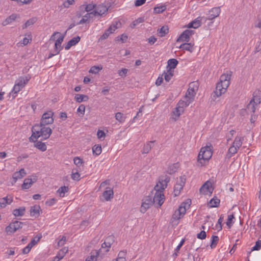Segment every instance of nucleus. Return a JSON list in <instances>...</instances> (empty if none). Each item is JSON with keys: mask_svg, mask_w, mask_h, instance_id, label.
Listing matches in <instances>:
<instances>
[{"mask_svg": "<svg viewBox=\"0 0 261 261\" xmlns=\"http://www.w3.org/2000/svg\"><path fill=\"white\" fill-rule=\"evenodd\" d=\"M232 73V71L229 70L220 76V81L217 84L216 89L212 94V98L214 101L226 92L227 88L230 85V80Z\"/></svg>", "mask_w": 261, "mask_h": 261, "instance_id": "f257e3e1", "label": "nucleus"}, {"mask_svg": "<svg viewBox=\"0 0 261 261\" xmlns=\"http://www.w3.org/2000/svg\"><path fill=\"white\" fill-rule=\"evenodd\" d=\"M32 134L29 138V140L30 142H35V140L40 137H42L41 140L48 139L52 133V130L45 125L36 124L32 127Z\"/></svg>", "mask_w": 261, "mask_h": 261, "instance_id": "f03ea898", "label": "nucleus"}, {"mask_svg": "<svg viewBox=\"0 0 261 261\" xmlns=\"http://www.w3.org/2000/svg\"><path fill=\"white\" fill-rule=\"evenodd\" d=\"M212 148V144L208 143L205 147L201 148L198 156V166L204 165L206 162L211 158L213 154Z\"/></svg>", "mask_w": 261, "mask_h": 261, "instance_id": "7ed1b4c3", "label": "nucleus"}, {"mask_svg": "<svg viewBox=\"0 0 261 261\" xmlns=\"http://www.w3.org/2000/svg\"><path fill=\"white\" fill-rule=\"evenodd\" d=\"M261 91L256 90L253 93V98L247 106V110L251 113H254L255 111V106L260 102Z\"/></svg>", "mask_w": 261, "mask_h": 261, "instance_id": "20e7f679", "label": "nucleus"}, {"mask_svg": "<svg viewBox=\"0 0 261 261\" xmlns=\"http://www.w3.org/2000/svg\"><path fill=\"white\" fill-rule=\"evenodd\" d=\"M190 204L189 202H182L179 206L178 208L176 210L172 217V221L174 220H178L182 218L186 212V210L189 208Z\"/></svg>", "mask_w": 261, "mask_h": 261, "instance_id": "39448f33", "label": "nucleus"}, {"mask_svg": "<svg viewBox=\"0 0 261 261\" xmlns=\"http://www.w3.org/2000/svg\"><path fill=\"white\" fill-rule=\"evenodd\" d=\"M155 193L154 194L153 200H152L153 204L156 207L161 206L164 202V195L163 194V190L159 188L154 189Z\"/></svg>", "mask_w": 261, "mask_h": 261, "instance_id": "423d86ee", "label": "nucleus"}, {"mask_svg": "<svg viewBox=\"0 0 261 261\" xmlns=\"http://www.w3.org/2000/svg\"><path fill=\"white\" fill-rule=\"evenodd\" d=\"M199 84L197 81L191 82L189 85L188 89L185 96L187 98H191L194 101V97L198 90Z\"/></svg>", "mask_w": 261, "mask_h": 261, "instance_id": "0eeeda50", "label": "nucleus"}, {"mask_svg": "<svg viewBox=\"0 0 261 261\" xmlns=\"http://www.w3.org/2000/svg\"><path fill=\"white\" fill-rule=\"evenodd\" d=\"M53 114L54 113L51 111L44 113L42 116L39 124L46 125L52 124L54 122Z\"/></svg>", "mask_w": 261, "mask_h": 261, "instance_id": "6e6552de", "label": "nucleus"}, {"mask_svg": "<svg viewBox=\"0 0 261 261\" xmlns=\"http://www.w3.org/2000/svg\"><path fill=\"white\" fill-rule=\"evenodd\" d=\"M22 222L18 221L12 222L6 227V232L7 233H13L18 229L22 228Z\"/></svg>", "mask_w": 261, "mask_h": 261, "instance_id": "1a4fd4ad", "label": "nucleus"}, {"mask_svg": "<svg viewBox=\"0 0 261 261\" xmlns=\"http://www.w3.org/2000/svg\"><path fill=\"white\" fill-rule=\"evenodd\" d=\"M152 204V197L150 196H146L142 199L140 212L142 213H145Z\"/></svg>", "mask_w": 261, "mask_h": 261, "instance_id": "9d476101", "label": "nucleus"}, {"mask_svg": "<svg viewBox=\"0 0 261 261\" xmlns=\"http://www.w3.org/2000/svg\"><path fill=\"white\" fill-rule=\"evenodd\" d=\"M170 177L167 175H165L160 178L159 182L154 187V189H160L164 191L167 187V184L170 181Z\"/></svg>", "mask_w": 261, "mask_h": 261, "instance_id": "9b49d317", "label": "nucleus"}, {"mask_svg": "<svg viewBox=\"0 0 261 261\" xmlns=\"http://www.w3.org/2000/svg\"><path fill=\"white\" fill-rule=\"evenodd\" d=\"M214 190V188L212 187V184L209 181H206L200 188V192L201 194L211 195Z\"/></svg>", "mask_w": 261, "mask_h": 261, "instance_id": "f8f14e48", "label": "nucleus"}, {"mask_svg": "<svg viewBox=\"0 0 261 261\" xmlns=\"http://www.w3.org/2000/svg\"><path fill=\"white\" fill-rule=\"evenodd\" d=\"M194 33V31L193 30H186L180 35L176 41H185L188 42L190 40V37L192 36Z\"/></svg>", "mask_w": 261, "mask_h": 261, "instance_id": "ddd939ff", "label": "nucleus"}, {"mask_svg": "<svg viewBox=\"0 0 261 261\" xmlns=\"http://www.w3.org/2000/svg\"><path fill=\"white\" fill-rule=\"evenodd\" d=\"M59 34L60 35V37L58 38V39L56 41L55 43V51H56V54H58L61 50L62 47H61V44L62 42L63 41V39L64 38V36L62 35L61 34L60 32H55L53 35L51 37V39H53V37L56 35Z\"/></svg>", "mask_w": 261, "mask_h": 261, "instance_id": "4468645a", "label": "nucleus"}, {"mask_svg": "<svg viewBox=\"0 0 261 261\" xmlns=\"http://www.w3.org/2000/svg\"><path fill=\"white\" fill-rule=\"evenodd\" d=\"M108 7L103 4L99 5L95 10L93 11L94 16L100 15L105 14L108 10Z\"/></svg>", "mask_w": 261, "mask_h": 261, "instance_id": "2eb2a0df", "label": "nucleus"}, {"mask_svg": "<svg viewBox=\"0 0 261 261\" xmlns=\"http://www.w3.org/2000/svg\"><path fill=\"white\" fill-rule=\"evenodd\" d=\"M220 12L221 10L220 7L213 8L208 12L207 19H214L219 15Z\"/></svg>", "mask_w": 261, "mask_h": 261, "instance_id": "dca6fc26", "label": "nucleus"}, {"mask_svg": "<svg viewBox=\"0 0 261 261\" xmlns=\"http://www.w3.org/2000/svg\"><path fill=\"white\" fill-rule=\"evenodd\" d=\"M193 101L191 98H187L185 96L184 100H179L176 106L181 109H184V108L188 106Z\"/></svg>", "mask_w": 261, "mask_h": 261, "instance_id": "f3484780", "label": "nucleus"}, {"mask_svg": "<svg viewBox=\"0 0 261 261\" xmlns=\"http://www.w3.org/2000/svg\"><path fill=\"white\" fill-rule=\"evenodd\" d=\"M107 190L105 191L102 193V196L105 198L106 201H110L113 198L114 192L113 190L107 187Z\"/></svg>", "mask_w": 261, "mask_h": 261, "instance_id": "a211bd4d", "label": "nucleus"}, {"mask_svg": "<svg viewBox=\"0 0 261 261\" xmlns=\"http://www.w3.org/2000/svg\"><path fill=\"white\" fill-rule=\"evenodd\" d=\"M184 112V109H181L177 106L173 109L172 112V118L174 120V121H176L181 114L183 113Z\"/></svg>", "mask_w": 261, "mask_h": 261, "instance_id": "6ab92c4d", "label": "nucleus"}, {"mask_svg": "<svg viewBox=\"0 0 261 261\" xmlns=\"http://www.w3.org/2000/svg\"><path fill=\"white\" fill-rule=\"evenodd\" d=\"M31 79V76L30 75H28L26 76H20L19 79L16 81V83L18 85L23 88L25 85L28 83Z\"/></svg>", "mask_w": 261, "mask_h": 261, "instance_id": "aec40b11", "label": "nucleus"}, {"mask_svg": "<svg viewBox=\"0 0 261 261\" xmlns=\"http://www.w3.org/2000/svg\"><path fill=\"white\" fill-rule=\"evenodd\" d=\"M114 237L110 236L107 237L105 242L101 245L102 248H107L106 252L109 251V249L111 247V244L114 242Z\"/></svg>", "mask_w": 261, "mask_h": 261, "instance_id": "412c9836", "label": "nucleus"}, {"mask_svg": "<svg viewBox=\"0 0 261 261\" xmlns=\"http://www.w3.org/2000/svg\"><path fill=\"white\" fill-rule=\"evenodd\" d=\"M17 17H19V16L17 14H12L8 17L4 21H3L2 23V24L3 26H6L11 23L12 22L15 21Z\"/></svg>", "mask_w": 261, "mask_h": 261, "instance_id": "4be33fe9", "label": "nucleus"}, {"mask_svg": "<svg viewBox=\"0 0 261 261\" xmlns=\"http://www.w3.org/2000/svg\"><path fill=\"white\" fill-rule=\"evenodd\" d=\"M13 201L12 197L8 198V196L0 198V209L5 207L7 204H10Z\"/></svg>", "mask_w": 261, "mask_h": 261, "instance_id": "5701e85b", "label": "nucleus"}, {"mask_svg": "<svg viewBox=\"0 0 261 261\" xmlns=\"http://www.w3.org/2000/svg\"><path fill=\"white\" fill-rule=\"evenodd\" d=\"M194 43H184L180 45L179 48L192 53L194 50Z\"/></svg>", "mask_w": 261, "mask_h": 261, "instance_id": "b1692460", "label": "nucleus"}, {"mask_svg": "<svg viewBox=\"0 0 261 261\" xmlns=\"http://www.w3.org/2000/svg\"><path fill=\"white\" fill-rule=\"evenodd\" d=\"M40 209V207L39 205H35L34 206H31L30 208V215L33 217H35V218L39 216V210Z\"/></svg>", "mask_w": 261, "mask_h": 261, "instance_id": "393cba45", "label": "nucleus"}, {"mask_svg": "<svg viewBox=\"0 0 261 261\" xmlns=\"http://www.w3.org/2000/svg\"><path fill=\"white\" fill-rule=\"evenodd\" d=\"M36 181V179L34 178L33 180L31 178H25L24 180L23 183L21 186V188L22 189H29L31 186Z\"/></svg>", "mask_w": 261, "mask_h": 261, "instance_id": "a878e982", "label": "nucleus"}, {"mask_svg": "<svg viewBox=\"0 0 261 261\" xmlns=\"http://www.w3.org/2000/svg\"><path fill=\"white\" fill-rule=\"evenodd\" d=\"M94 16H95L93 12L87 13L83 16L82 19L80 20V21L77 23V24H80L87 22L89 19H90V18H93Z\"/></svg>", "mask_w": 261, "mask_h": 261, "instance_id": "bb28decb", "label": "nucleus"}, {"mask_svg": "<svg viewBox=\"0 0 261 261\" xmlns=\"http://www.w3.org/2000/svg\"><path fill=\"white\" fill-rule=\"evenodd\" d=\"M34 143V146L37 149H39L41 151H45L46 150L47 147L44 143H43L41 141H37V139L35 140V142Z\"/></svg>", "mask_w": 261, "mask_h": 261, "instance_id": "cd10ccee", "label": "nucleus"}, {"mask_svg": "<svg viewBox=\"0 0 261 261\" xmlns=\"http://www.w3.org/2000/svg\"><path fill=\"white\" fill-rule=\"evenodd\" d=\"M154 141H149L147 142L146 144H145L142 148V153L143 154H146L149 152V151L151 149L152 147V144L153 143Z\"/></svg>", "mask_w": 261, "mask_h": 261, "instance_id": "c85d7f7f", "label": "nucleus"}, {"mask_svg": "<svg viewBox=\"0 0 261 261\" xmlns=\"http://www.w3.org/2000/svg\"><path fill=\"white\" fill-rule=\"evenodd\" d=\"M25 208L24 207H20L18 208L14 209L13 211V214L15 217L22 216L24 214Z\"/></svg>", "mask_w": 261, "mask_h": 261, "instance_id": "c756f323", "label": "nucleus"}, {"mask_svg": "<svg viewBox=\"0 0 261 261\" xmlns=\"http://www.w3.org/2000/svg\"><path fill=\"white\" fill-rule=\"evenodd\" d=\"M69 191V188L68 186H62L57 191V193L59 194L60 197H63L65 196V193L68 192Z\"/></svg>", "mask_w": 261, "mask_h": 261, "instance_id": "7c9ffc66", "label": "nucleus"}, {"mask_svg": "<svg viewBox=\"0 0 261 261\" xmlns=\"http://www.w3.org/2000/svg\"><path fill=\"white\" fill-rule=\"evenodd\" d=\"M178 64V61L175 59H171L168 61V66L169 69H174Z\"/></svg>", "mask_w": 261, "mask_h": 261, "instance_id": "2f4dec72", "label": "nucleus"}, {"mask_svg": "<svg viewBox=\"0 0 261 261\" xmlns=\"http://www.w3.org/2000/svg\"><path fill=\"white\" fill-rule=\"evenodd\" d=\"M88 96L83 94H76L75 96V99L77 102H81L88 100Z\"/></svg>", "mask_w": 261, "mask_h": 261, "instance_id": "473e14b6", "label": "nucleus"}, {"mask_svg": "<svg viewBox=\"0 0 261 261\" xmlns=\"http://www.w3.org/2000/svg\"><path fill=\"white\" fill-rule=\"evenodd\" d=\"M23 88L18 85L17 84H15L14 86V87L11 92L10 94L12 95L13 98L15 97L16 94L18 92H19Z\"/></svg>", "mask_w": 261, "mask_h": 261, "instance_id": "72a5a7b5", "label": "nucleus"}, {"mask_svg": "<svg viewBox=\"0 0 261 261\" xmlns=\"http://www.w3.org/2000/svg\"><path fill=\"white\" fill-rule=\"evenodd\" d=\"M115 118L120 123L124 122L126 117L121 112H117L115 114Z\"/></svg>", "mask_w": 261, "mask_h": 261, "instance_id": "f704fd0d", "label": "nucleus"}, {"mask_svg": "<svg viewBox=\"0 0 261 261\" xmlns=\"http://www.w3.org/2000/svg\"><path fill=\"white\" fill-rule=\"evenodd\" d=\"M220 201L219 199L214 198L210 201L208 204L211 207H218L220 204Z\"/></svg>", "mask_w": 261, "mask_h": 261, "instance_id": "c9c22d12", "label": "nucleus"}, {"mask_svg": "<svg viewBox=\"0 0 261 261\" xmlns=\"http://www.w3.org/2000/svg\"><path fill=\"white\" fill-rule=\"evenodd\" d=\"M168 27L167 25L162 27L160 29L158 30V33L160 36L163 37L168 33Z\"/></svg>", "mask_w": 261, "mask_h": 261, "instance_id": "e433bc0d", "label": "nucleus"}, {"mask_svg": "<svg viewBox=\"0 0 261 261\" xmlns=\"http://www.w3.org/2000/svg\"><path fill=\"white\" fill-rule=\"evenodd\" d=\"M93 154L96 155H99L101 152V147L100 145H95L92 147Z\"/></svg>", "mask_w": 261, "mask_h": 261, "instance_id": "4c0bfd02", "label": "nucleus"}, {"mask_svg": "<svg viewBox=\"0 0 261 261\" xmlns=\"http://www.w3.org/2000/svg\"><path fill=\"white\" fill-rule=\"evenodd\" d=\"M166 9V7L165 5H161L160 6L155 7L154 8V13L160 14L163 12Z\"/></svg>", "mask_w": 261, "mask_h": 261, "instance_id": "58836bf2", "label": "nucleus"}, {"mask_svg": "<svg viewBox=\"0 0 261 261\" xmlns=\"http://www.w3.org/2000/svg\"><path fill=\"white\" fill-rule=\"evenodd\" d=\"M219 241V237L217 236H213L212 237V242L211 244V247L214 248L217 245Z\"/></svg>", "mask_w": 261, "mask_h": 261, "instance_id": "ea45409f", "label": "nucleus"}, {"mask_svg": "<svg viewBox=\"0 0 261 261\" xmlns=\"http://www.w3.org/2000/svg\"><path fill=\"white\" fill-rule=\"evenodd\" d=\"M101 66H93L91 67L89 72L91 73L96 74L100 70L102 69Z\"/></svg>", "mask_w": 261, "mask_h": 261, "instance_id": "a19ab883", "label": "nucleus"}, {"mask_svg": "<svg viewBox=\"0 0 261 261\" xmlns=\"http://www.w3.org/2000/svg\"><path fill=\"white\" fill-rule=\"evenodd\" d=\"M144 21V17H139L134 20L130 25L131 28H134L137 24Z\"/></svg>", "mask_w": 261, "mask_h": 261, "instance_id": "79ce46f5", "label": "nucleus"}, {"mask_svg": "<svg viewBox=\"0 0 261 261\" xmlns=\"http://www.w3.org/2000/svg\"><path fill=\"white\" fill-rule=\"evenodd\" d=\"M183 187L181 185H176L174 186V194L175 196H178L180 192V191L182 189Z\"/></svg>", "mask_w": 261, "mask_h": 261, "instance_id": "37998d69", "label": "nucleus"}, {"mask_svg": "<svg viewBox=\"0 0 261 261\" xmlns=\"http://www.w3.org/2000/svg\"><path fill=\"white\" fill-rule=\"evenodd\" d=\"M242 141L241 137H237L236 138L233 143V145H234L238 148L242 145Z\"/></svg>", "mask_w": 261, "mask_h": 261, "instance_id": "c03bdc74", "label": "nucleus"}, {"mask_svg": "<svg viewBox=\"0 0 261 261\" xmlns=\"http://www.w3.org/2000/svg\"><path fill=\"white\" fill-rule=\"evenodd\" d=\"M71 177V178L74 180L79 181L81 179L80 174H79V173L77 171L74 172V170H72Z\"/></svg>", "mask_w": 261, "mask_h": 261, "instance_id": "a18cd8bd", "label": "nucleus"}, {"mask_svg": "<svg viewBox=\"0 0 261 261\" xmlns=\"http://www.w3.org/2000/svg\"><path fill=\"white\" fill-rule=\"evenodd\" d=\"M68 249L66 248H63V249H61L57 254L59 257L62 259L63 258L65 254L67 252Z\"/></svg>", "mask_w": 261, "mask_h": 261, "instance_id": "49530a36", "label": "nucleus"}, {"mask_svg": "<svg viewBox=\"0 0 261 261\" xmlns=\"http://www.w3.org/2000/svg\"><path fill=\"white\" fill-rule=\"evenodd\" d=\"M186 178L184 176H180L177 179L176 185H181V187H184L185 184Z\"/></svg>", "mask_w": 261, "mask_h": 261, "instance_id": "de8ad7c7", "label": "nucleus"}, {"mask_svg": "<svg viewBox=\"0 0 261 261\" xmlns=\"http://www.w3.org/2000/svg\"><path fill=\"white\" fill-rule=\"evenodd\" d=\"M233 214L229 215L228 216V219L226 222V225L230 228L232 223V219H234Z\"/></svg>", "mask_w": 261, "mask_h": 261, "instance_id": "09e8293b", "label": "nucleus"}, {"mask_svg": "<svg viewBox=\"0 0 261 261\" xmlns=\"http://www.w3.org/2000/svg\"><path fill=\"white\" fill-rule=\"evenodd\" d=\"M81 38L79 36H76L75 37H73L71 40H69L70 43L72 45V46L75 45L76 44L80 41Z\"/></svg>", "mask_w": 261, "mask_h": 261, "instance_id": "8fccbe9b", "label": "nucleus"}, {"mask_svg": "<svg viewBox=\"0 0 261 261\" xmlns=\"http://www.w3.org/2000/svg\"><path fill=\"white\" fill-rule=\"evenodd\" d=\"M95 251L96 255H95L94 254H93L91 255L90 256L86 258V261H95L96 260V257L99 255V254L96 250H95Z\"/></svg>", "mask_w": 261, "mask_h": 261, "instance_id": "3c124183", "label": "nucleus"}, {"mask_svg": "<svg viewBox=\"0 0 261 261\" xmlns=\"http://www.w3.org/2000/svg\"><path fill=\"white\" fill-rule=\"evenodd\" d=\"M261 248V240L256 242L255 245L252 247L251 251L259 250Z\"/></svg>", "mask_w": 261, "mask_h": 261, "instance_id": "603ef678", "label": "nucleus"}, {"mask_svg": "<svg viewBox=\"0 0 261 261\" xmlns=\"http://www.w3.org/2000/svg\"><path fill=\"white\" fill-rule=\"evenodd\" d=\"M238 149V147L232 145L228 149V153L233 154L237 153Z\"/></svg>", "mask_w": 261, "mask_h": 261, "instance_id": "864d4df0", "label": "nucleus"}, {"mask_svg": "<svg viewBox=\"0 0 261 261\" xmlns=\"http://www.w3.org/2000/svg\"><path fill=\"white\" fill-rule=\"evenodd\" d=\"M128 69L126 68H122L118 71V74L121 77H125L127 73Z\"/></svg>", "mask_w": 261, "mask_h": 261, "instance_id": "5fc2aeb1", "label": "nucleus"}, {"mask_svg": "<svg viewBox=\"0 0 261 261\" xmlns=\"http://www.w3.org/2000/svg\"><path fill=\"white\" fill-rule=\"evenodd\" d=\"M73 161H74V163L77 166H80L81 165H82L83 164V161L79 157H75L73 159Z\"/></svg>", "mask_w": 261, "mask_h": 261, "instance_id": "6e6d98bb", "label": "nucleus"}, {"mask_svg": "<svg viewBox=\"0 0 261 261\" xmlns=\"http://www.w3.org/2000/svg\"><path fill=\"white\" fill-rule=\"evenodd\" d=\"M118 23V22H116L115 24H113L111 25L110 27L107 29L108 30H109V32L111 34L113 33L117 29V25Z\"/></svg>", "mask_w": 261, "mask_h": 261, "instance_id": "4d7b16f0", "label": "nucleus"}, {"mask_svg": "<svg viewBox=\"0 0 261 261\" xmlns=\"http://www.w3.org/2000/svg\"><path fill=\"white\" fill-rule=\"evenodd\" d=\"M206 237V233L205 231L202 230L200 233H198L197 235V238L199 239H204Z\"/></svg>", "mask_w": 261, "mask_h": 261, "instance_id": "13d9d810", "label": "nucleus"}, {"mask_svg": "<svg viewBox=\"0 0 261 261\" xmlns=\"http://www.w3.org/2000/svg\"><path fill=\"white\" fill-rule=\"evenodd\" d=\"M193 28L197 29L201 25V20H199L198 18H197L193 21Z\"/></svg>", "mask_w": 261, "mask_h": 261, "instance_id": "bf43d9fd", "label": "nucleus"}, {"mask_svg": "<svg viewBox=\"0 0 261 261\" xmlns=\"http://www.w3.org/2000/svg\"><path fill=\"white\" fill-rule=\"evenodd\" d=\"M22 177L23 175H21L19 171L15 172L13 175V178L14 179L15 181H16L18 179H20Z\"/></svg>", "mask_w": 261, "mask_h": 261, "instance_id": "052dcab7", "label": "nucleus"}, {"mask_svg": "<svg viewBox=\"0 0 261 261\" xmlns=\"http://www.w3.org/2000/svg\"><path fill=\"white\" fill-rule=\"evenodd\" d=\"M223 220V217L221 216L218 219V223L216 225V229L218 230H220L222 229V222Z\"/></svg>", "mask_w": 261, "mask_h": 261, "instance_id": "680f3d73", "label": "nucleus"}, {"mask_svg": "<svg viewBox=\"0 0 261 261\" xmlns=\"http://www.w3.org/2000/svg\"><path fill=\"white\" fill-rule=\"evenodd\" d=\"M95 7H96V5H93V4H91L87 5L85 7V11L88 12L92 10L93 9H94Z\"/></svg>", "mask_w": 261, "mask_h": 261, "instance_id": "e2e57ef3", "label": "nucleus"}, {"mask_svg": "<svg viewBox=\"0 0 261 261\" xmlns=\"http://www.w3.org/2000/svg\"><path fill=\"white\" fill-rule=\"evenodd\" d=\"M85 107L84 105H81L78 109H77V112L80 113L82 116H83L85 113Z\"/></svg>", "mask_w": 261, "mask_h": 261, "instance_id": "0e129e2a", "label": "nucleus"}, {"mask_svg": "<svg viewBox=\"0 0 261 261\" xmlns=\"http://www.w3.org/2000/svg\"><path fill=\"white\" fill-rule=\"evenodd\" d=\"M110 34H111V33L109 32V30H107L103 35L100 36V39L105 40L107 39L109 36Z\"/></svg>", "mask_w": 261, "mask_h": 261, "instance_id": "69168bd1", "label": "nucleus"}, {"mask_svg": "<svg viewBox=\"0 0 261 261\" xmlns=\"http://www.w3.org/2000/svg\"><path fill=\"white\" fill-rule=\"evenodd\" d=\"M176 169L174 165L170 166L168 169V172L170 174H171L174 173L175 172H176Z\"/></svg>", "mask_w": 261, "mask_h": 261, "instance_id": "338daca9", "label": "nucleus"}, {"mask_svg": "<svg viewBox=\"0 0 261 261\" xmlns=\"http://www.w3.org/2000/svg\"><path fill=\"white\" fill-rule=\"evenodd\" d=\"M97 136L98 138L101 139L102 138H105L106 136V134L103 130H98L97 133Z\"/></svg>", "mask_w": 261, "mask_h": 261, "instance_id": "774afa93", "label": "nucleus"}]
</instances>
